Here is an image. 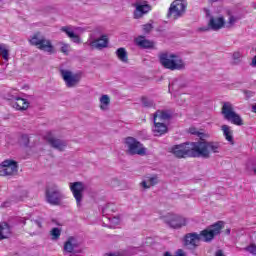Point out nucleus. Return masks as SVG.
<instances>
[{
  "instance_id": "obj_1",
  "label": "nucleus",
  "mask_w": 256,
  "mask_h": 256,
  "mask_svg": "<svg viewBox=\"0 0 256 256\" xmlns=\"http://www.w3.org/2000/svg\"><path fill=\"white\" fill-rule=\"evenodd\" d=\"M219 151H221L219 142L200 140L197 142H186L180 145H175L171 148L170 152L178 159H185L186 157H202V159H209L211 153H219Z\"/></svg>"
},
{
  "instance_id": "obj_2",
  "label": "nucleus",
  "mask_w": 256,
  "mask_h": 256,
  "mask_svg": "<svg viewBox=\"0 0 256 256\" xmlns=\"http://www.w3.org/2000/svg\"><path fill=\"white\" fill-rule=\"evenodd\" d=\"M225 227V222L218 221L202 230L199 234L197 232L187 233L184 236V245L189 249H197L199 243H211L217 235H221V231Z\"/></svg>"
},
{
  "instance_id": "obj_3",
  "label": "nucleus",
  "mask_w": 256,
  "mask_h": 256,
  "mask_svg": "<svg viewBox=\"0 0 256 256\" xmlns=\"http://www.w3.org/2000/svg\"><path fill=\"white\" fill-rule=\"evenodd\" d=\"M160 65L164 69H169V71H183L185 69V62L175 53L171 52H161L158 55Z\"/></svg>"
},
{
  "instance_id": "obj_4",
  "label": "nucleus",
  "mask_w": 256,
  "mask_h": 256,
  "mask_svg": "<svg viewBox=\"0 0 256 256\" xmlns=\"http://www.w3.org/2000/svg\"><path fill=\"white\" fill-rule=\"evenodd\" d=\"M29 43L34 47H37V49L40 51L50 53V55L55 53V46H53V42H51L50 39H46V37L43 36L41 32H36L33 36H31Z\"/></svg>"
},
{
  "instance_id": "obj_5",
  "label": "nucleus",
  "mask_w": 256,
  "mask_h": 256,
  "mask_svg": "<svg viewBox=\"0 0 256 256\" xmlns=\"http://www.w3.org/2000/svg\"><path fill=\"white\" fill-rule=\"evenodd\" d=\"M124 143L126 145L127 153H129V155H140L141 157L147 155V148H145L143 144L134 137L125 138Z\"/></svg>"
},
{
  "instance_id": "obj_6",
  "label": "nucleus",
  "mask_w": 256,
  "mask_h": 256,
  "mask_svg": "<svg viewBox=\"0 0 256 256\" xmlns=\"http://www.w3.org/2000/svg\"><path fill=\"white\" fill-rule=\"evenodd\" d=\"M222 115L226 121H231L233 125H243V119L239 114H237V112H235V109L233 108V104H231V102L223 103Z\"/></svg>"
},
{
  "instance_id": "obj_7",
  "label": "nucleus",
  "mask_w": 256,
  "mask_h": 256,
  "mask_svg": "<svg viewBox=\"0 0 256 256\" xmlns=\"http://www.w3.org/2000/svg\"><path fill=\"white\" fill-rule=\"evenodd\" d=\"M60 75L68 89H73V87H77V85L81 83V74L79 73H73L71 70L61 69Z\"/></svg>"
},
{
  "instance_id": "obj_8",
  "label": "nucleus",
  "mask_w": 256,
  "mask_h": 256,
  "mask_svg": "<svg viewBox=\"0 0 256 256\" xmlns=\"http://www.w3.org/2000/svg\"><path fill=\"white\" fill-rule=\"evenodd\" d=\"M185 9H187V4L185 3V0H175L170 5L167 17H172V19H179V17H183Z\"/></svg>"
},
{
  "instance_id": "obj_9",
  "label": "nucleus",
  "mask_w": 256,
  "mask_h": 256,
  "mask_svg": "<svg viewBox=\"0 0 256 256\" xmlns=\"http://www.w3.org/2000/svg\"><path fill=\"white\" fill-rule=\"evenodd\" d=\"M65 196L59 190V187L57 186H52L51 188L46 189V201L50 205H61V201Z\"/></svg>"
},
{
  "instance_id": "obj_10",
  "label": "nucleus",
  "mask_w": 256,
  "mask_h": 256,
  "mask_svg": "<svg viewBox=\"0 0 256 256\" xmlns=\"http://www.w3.org/2000/svg\"><path fill=\"white\" fill-rule=\"evenodd\" d=\"M132 7L135 8L133 12V17L135 19H143L144 15H147L152 8V6L146 0H136Z\"/></svg>"
},
{
  "instance_id": "obj_11",
  "label": "nucleus",
  "mask_w": 256,
  "mask_h": 256,
  "mask_svg": "<svg viewBox=\"0 0 256 256\" xmlns=\"http://www.w3.org/2000/svg\"><path fill=\"white\" fill-rule=\"evenodd\" d=\"M17 171H19V165L15 160H4L0 164V177L17 175Z\"/></svg>"
},
{
  "instance_id": "obj_12",
  "label": "nucleus",
  "mask_w": 256,
  "mask_h": 256,
  "mask_svg": "<svg viewBox=\"0 0 256 256\" xmlns=\"http://www.w3.org/2000/svg\"><path fill=\"white\" fill-rule=\"evenodd\" d=\"M164 222L172 229H181V227L187 225V219L177 214H168L164 216Z\"/></svg>"
},
{
  "instance_id": "obj_13",
  "label": "nucleus",
  "mask_w": 256,
  "mask_h": 256,
  "mask_svg": "<svg viewBox=\"0 0 256 256\" xmlns=\"http://www.w3.org/2000/svg\"><path fill=\"white\" fill-rule=\"evenodd\" d=\"M70 191L74 199L76 200L77 207H81V203L83 201V191H85V186L83 182H73L70 183Z\"/></svg>"
},
{
  "instance_id": "obj_14",
  "label": "nucleus",
  "mask_w": 256,
  "mask_h": 256,
  "mask_svg": "<svg viewBox=\"0 0 256 256\" xmlns=\"http://www.w3.org/2000/svg\"><path fill=\"white\" fill-rule=\"evenodd\" d=\"M86 44L91 46L92 49L101 51V49H107L109 47V38L107 35H102L100 38L87 42Z\"/></svg>"
},
{
  "instance_id": "obj_15",
  "label": "nucleus",
  "mask_w": 256,
  "mask_h": 256,
  "mask_svg": "<svg viewBox=\"0 0 256 256\" xmlns=\"http://www.w3.org/2000/svg\"><path fill=\"white\" fill-rule=\"evenodd\" d=\"M47 143L57 151H65L67 147V141L53 137L51 134L46 136Z\"/></svg>"
},
{
  "instance_id": "obj_16",
  "label": "nucleus",
  "mask_w": 256,
  "mask_h": 256,
  "mask_svg": "<svg viewBox=\"0 0 256 256\" xmlns=\"http://www.w3.org/2000/svg\"><path fill=\"white\" fill-rule=\"evenodd\" d=\"M171 111L169 110H157L154 114H153V121H158L160 123H164L167 125V123H169V121H171Z\"/></svg>"
},
{
  "instance_id": "obj_17",
  "label": "nucleus",
  "mask_w": 256,
  "mask_h": 256,
  "mask_svg": "<svg viewBox=\"0 0 256 256\" xmlns=\"http://www.w3.org/2000/svg\"><path fill=\"white\" fill-rule=\"evenodd\" d=\"M208 27H210L212 31H219V29H223V27H225V18L222 16L216 18L211 16L208 22Z\"/></svg>"
},
{
  "instance_id": "obj_18",
  "label": "nucleus",
  "mask_w": 256,
  "mask_h": 256,
  "mask_svg": "<svg viewBox=\"0 0 256 256\" xmlns=\"http://www.w3.org/2000/svg\"><path fill=\"white\" fill-rule=\"evenodd\" d=\"M153 123L154 125L152 127V131L155 137H161V135H165V133H167V124L163 122H158L157 120H153Z\"/></svg>"
},
{
  "instance_id": "obj_19",
  "label": "nucleus",
  "mask_w": 256,
  "mask_h": 256,
  "mask_svg": "<svg viewBox=\"0 0 256 256\" xmlns=\"http://www.w3.org/2000/svg\"><path fill=\"white\" fill-rule=\"evenodd\" d=\"M75 249H77V239H75V237L71 236L64 243V252L70 253L71 255H75V253H77V251H75Z\"/></svg>"
},
{
  "instance_id": "obj_20",
  "label": "nucleus",
  "mask_w": 256,
  "mask_h": 256,
  "mask_svg": "<svg viewBox=\"0 0 256 256\" xmlns=\"http://www.w3.org/2000/svg\"><path fill=\"white\" fill-rule=\"evenodd\" d=\"M135 43L140 49H153L155 43L151 40H147L145 36H138L135 38Z\"/></svg>"
},
{
  "instance_id": "obj_21",
  "label": "nucleus",
  "mask_w": 256,
  "mask_h": 256,
  "mask_svg": "<svg viewBox=\"0 0 256 256\" xmlns=\"http://www.w3.org/2000/svg\"><path fill=\"white\" fill-rule=\"evenodd\" d=\"M12 107L17 111H27V109H29V102L18 97L14 102H12Z\"/></svg>"
},
{
  "instance_id": "obj_22",
  "label": "nucleus",
  "mask_w": 256,
  "mask_h": 256,
  "mask_svg": "<svg viewBox=\"0 0 256 256\" xmlns=\"http://www.w3.org/2000/svg\"><path fill=\"white\" fill-rule=\"evenodd\" d=\"M61 31L63 33H66V35L71 39V41H73V43H81V37L75 34V32L71 29V26H63L61 28Z\"/></svg>"
},
{
  "instance_id": "obj_23",
  "label": "nucleus",
  "mask_w": 256,
  "mask_h": 256,
  "mask_svg": "<svg viewBox=\"0 0 256 256\" xmlns=\"http://www.w3.org/2000/svg\"><path fill=\"white\" fill-rule=\"evenodd\" d=\"M11 236V226L7 222L0 223V241L9 239Z\"/></svg>"
},
{
  "instance_id": "obj_24",
  "label": "nucleus",
  "mask_w": 256,
  "mask_h": 256,
  "mask_svg": "<svg viewBox=\"0 0 256 256\" xmlns=\"http://www.w3.org/2000/svg\"><path fill=\"white\" fill-rule=\"evenodd\" d=\"M159 183V180L157 179V176L152 177H146L145 180H143L140 185L143 187V189H151V187L157 185Z\"/></svg>"
},
{
  "instance_id": "obj_25",
  "label": "nucleus",
  "mask_w": 256,
  "mask_h": 256,
  "mask_svg": "<svg viewBox=\"0 0 256 256\" xmlns=\"http://www.w3.org/2000/svg\"><path fill=\"white\" fill-rule=\"evenodd\" d=\"M221 130L223 131V135L226 141H229V143H233V130H231V127H229L228 125H222Z\"/></svg>"
},
{
  "instance_id": "obj_26",
  "label": "nucleus",
  "mask_w": 256,
  "mask_h": 256,
  "mask_svg": "<svg viewBox=\"0 0 256 256\" xmlns=\"http://www.w3.org/2000/svg\"><path fill=\"white\" fill-rule=\"evenodd\" d=\"M116 56L118 57L119 61L122 63H127L129 61V57L127 55V50L125 48H118L116 50Z\"/></svg>"
},
{
  "instance_id": "obj_27",
  "label": "nucleus",
  "mask_w": 256,
  "mask_h": 256,
  "mask_svg": "<svg viewBox=\"0 0 256 256\" xmlns=\"http://www.w3.org/2000/svg\"><path fill=\"white\" fill-rule=\"evenodd\" d=\"M109 105H111L109 95H102V97H100V109L102 111H107V109H109Z\"/></svg>"
},
{
  "instance_id": "obj_28",
  "label": "nucleus",
  "mask_w": 256,
  "mask_h": 256,
  "mask_svg": "<svg viewBox=\"0 0 256 256\" xmlns=\"http://www.w3.org/2000/svg\"><path fill=\"white\" fill-rule=\"evenodd\" d=\"M142 106L146 109H151L152 107H155V102L152 99H149L145 96L141 98Z\"/></svg>"
},
{
  "instance_id": "obj_29",
  "label": "nucleus",
  "mask_w": 256,
  "mask_h": 256,
  "mask_svg": "<svg viewBox=\"0 0 256 256\" xmlns=\"http://www.w3.org/2000/svg\"><path fill=\"white\" fill-rule=\"evenodd\" d=\"M0 55L4 61H9V50L5 44H0Z\"/></svg>"
},
{
  "instance_id": "obj_30",
  "label": "nucleus",
  "mask_w": 256,
  "mask_h": 256,
  "mask_svg": "<svg viewBox=\"0 0 256 256\" xmlns=\"http://www.w3.org/2000/svg\"><path fill=\"white\" fill-rule=\"evenodd\" d=\"M241 57H243V55L240 54V52H234L232 55V59H233L232 64L239 65V63H241Z\"/></svg>"
},
{
  "instance_id": "obj_31",
  "label": "nucleus",
  "mask_w": 256,
  "mask_h": 256,
  "mask_svg": "<svg viewBox=\"0 0 256 256\" xmlns=\"http://www.w3.org/2000/svg\"><path fill=\"white\" fill-rule=\"evenodd\" d=\"M50 235H51V237H52L53 240L59 239V237H61V229H59V228H53V229L50 231Z\"/></svg>"
},
{
  "instance_id": "obj_32",
  "label": "nucleus",
  "mask_w": 256,
  "mask_h": 256,
  "mask_svg": "<svg viewBox=\"0 0 256 256\" xmlns=\"http://www.w3.org/2000/svg\"><path fill=\"white\" fill-rule=\"evenodd\" d=\"M60 45H61V48H60L61 53H64V55H69V50L71 49V45L64 42H60Z\"/></svg>"
},
{
  "instance_id": "obj_33",
  "label": "nucleus",
  "mask_w": 256,
  "mask_h": 256,
  "mask_svg": "<svg viewBox=\"0 0 256 256\" xmlns=\"http://www.w3.org/2000/svg\"><path fill=\"white\" fill-rule=\"evenodd\" d=\"M144 33H151L153 31V20H150V23L142 25Z\"/></svg>"
},
{
  "instance_id": "obj_34",
  "label": "nucleus",
  "mask_w": 256,
  "mask_h": 256,
  "mask_svg": "<svg viewBox=\"0 0 256 256\" xmlns=\"http://www.w3.org/2000/svg\"><path fill=\"white\" fill-rule=\"evenodd\" d=\"M189 133H191V135H196L201 139V141H203V137H205V134L197 131V128H190Z\"/></svg>"
},
{
  "instance_id": "obj_35",
  "label": "nucleus",
  "mask_w": 256,
  "mask_h": 256,
  "mask_svg": "<svg viewBox=\"0 0 256 256\" xmlns=\"http://www.w3.org/2000/svg\"><path fill=\"white\" fill-rule=\"evenodd\" d=\"M235 23H237V18H235V16L231 15L228 18V22H227L226 27L227 28L233 27V25H235Z\"/></svg>"
},
{
  "instance_id": "obj_36",
  "label": "nucleus",
  "mask_w": 256,
  "mask_h": 256,
  "mask_svg": "<svg viewBox=\"0 0 256 256\" xmlns=\"http://www.w3.org/2000/svg\"><path fill=\"white\" fill-rule=\"evenodd\" d=\"M244 251H248V253H251L252 255H256V246H255V244H252L250 246L245 247Z\"/></svg>"
},
{
  "instance_id": "obj_37",
  "label": "nucleus",
  "mask_w": 256,
  "mask_h": 256,
  "mask_svg": "<svg viewBox=\"0 0 256 256\" xmlns=\"http://www.w3.org/2000/svg\"><path fill=\"white\" fill-rule=\"evenodd\" d=\"M32 225H36L38 229H41L43 227L41 220H31Z\"/></svg>"
},
{
  "instance_id": "obj_38",
  "label": "nucleus",
  "mask_w": 256,
  "mask_h": 256,
  "mask_svg": "<svg viewBox=\"0 0 256 256\" xmlns=\"http://www.w3.org/2000/svg\"><path fill=\"white\" fill-rule=\"evenodd\" d=\"M110 207H112L111 204H109V205H107L106 207H104V208L102 209V214H103V215H109V209H110Z\"/></svg>"
},
{
  "instance_id": "obj_39",
  "label": "nucleus",
  "mask_w": 256,
  "mask_h": 256,
  "mask_svg": "<svg viewBox=\"0 0 256 256\" xmlns=\"http://www.w3.org/2000/svg\"><path fill=\"white\" fill-rule=\"evenodd\" d=\"M215 256H225V254H223V250H218L216 251Z\"/></svg>"
},
{
  "instance_id": "obj_40",
  "label": "nucleus",
  "mask_w": 256,
  "mask_h": 256,
  "mask_svg": "<svg viewBox=\"0 0 256 256\" xmlns=\"http://www.w3.org/2000/svg\"><path fill=\"white\" fill-rule=\"evenodd\" d=\"M22 139L25 141L26 145H27V143H29V136L23 135Z\"/></svg>"
},
{
  "instance_id": "obj_41",
  "label": "nucleus",
  "mask_w": 256,
  "mask_h": 256,
  "mask_svg": "<svg viewBox=\"0 0 256 256\" xmlns=\"http://www.w3.org/2000/svg\"><path fill=\"white\" fill-rule=\"evenodd\" d=\"M251 67H256V56L253 57Z\"/></svg>"
},
{
  "instance_id": "obj_42",
  "label": "nucleus",
  "mask_w": 256,
  "mask_h": 256,
  "mask_svg": "<svg viewBox=\"0 0 256 256\" xmlns=\"http://www.w3.org/2000/svg\"><path fill=\"white\" fill-rule=\"evenodd\" d=\"M225 234H226V235H231V229H230V228L226 229V230H225Z\"/></svg>"
},
{
  "instance_id": "obj_43",
  "label": "nucleus",
  "mask_w": 256,
  "mask_h": 256,
  "mask_svg": "<svg viewBox=\"0 0 256 256\" xmlns=\"http://www.w3.org/2000/svg\"><path fill=\"white\" fill-rule=\"evenodd\" d=\"M199 31H209V28H206V27H204V28H199Z\"/></svg>"
},
{
  "instance_id": "obj_44",
  "label": "nucleus",
  "mask_w": 256,
  "mask_h": 256,
  "mask_svg": "<svg viewBox=\"0 0 256 256\" xmlns=\"http://www.w3.org/2000/svg\"><path fill=\"white\" fill-rule=\"evenodd\" d=\"M178 83V81L177 80H174L173 82H172V84H171V86L172 87H175V85Z\"/></svg>"
},
{
  "instance_id": "obj_45",
  "label": "nucleus",
  "mask_w": 256,
  "mask_h": 256,
  "mask_svg": "<svg viewBox=\"0 0 256 256\" xmlns=\"http://www.w3.org/2000/svg\"><path fill=\"white\" fill-rule=\"evenodd\" d=\"M252 111H253V113H256V104L254 106H252Z\"/></svg>"
},
{
  "instance_id": "obj_46",
  "label": "nucleus",
  "mask_w": 256,
  "mask_h": 256,
  "mask_svg": "<svg viewBox=\"0 0 256 256\" xmlns=\"http://www.w3.org/2000/svg\"><path fill=\"white\" fill-rule=\"evenodd\" d=\"M107 256H121V255L110 253V254H107Z\"/></svg>"
},
{
  "instance_id": "obj_47",
  "label": "nucleus",
  "mask_w": 256,
  "mask_h": 256,
  "mask_svg": "<svg viewBox=\"0 0 256 256\" xmlns=\"http://www.w3.org/2000/svg\"><path fill=\"white\" fill-rule=\"evenodd\" d=\"M163 256H173V255H171L169 252H165V253L163 254Z\"/></svg>"
},
{
  "instance_id": "obj_48",
  "label": "nucleus",
  "mask_w": 256,
  "mask_h": 256,
  "mask_svg": "<svg viewBox=\"0 0 256 256\" xmlns=\"http://www.w3.org/2000/svg\"><path fill=\"white\" fill-rule=\"evenodd\" d=\"M211 1L212 3H217V1H221V0H209Z\"/></svg>"
},
{
  "instance_id": "obj_49",
  "label": "nucleus",
  "mask_w": 256,
  "mask_h": 256,
  "mask_svg": "<svg viewBox=\"0 0 256 256\" xmlns=\"http://www.w3.org/2000/svg\"><path fill=\"white\" fill-rule=\"evenodd\" d=\"M23 224L25 225V221H23Z\"/></svg>"
},
{
  "instance_id": "obj_50",
  "label": "nucleus",
  "mask_w": 256,
  "mask_h": 256,
  "mask_svg": "<svg viewBox=\"0 0 256 256\" xmlns=\"http://www.w3.org/2000/svg\"><path fill=\"white\" fill-rule=\"evenodd\" d=\"M207 15H209V12H207Z\"/></svg>"
}]
</instances>
